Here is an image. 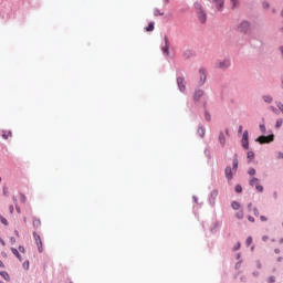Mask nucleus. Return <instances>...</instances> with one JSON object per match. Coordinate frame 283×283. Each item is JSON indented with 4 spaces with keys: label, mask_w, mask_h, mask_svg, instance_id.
<instances>
[{
    "label": "nucleus",
    "mask_w": 283,
    "mask_h": 283,
    "mask_svg": "<svg viewBox=\"0 0 283 283\" xmlns=\"http://www.w3.org/2000/svg\"><path fill=\"white\" fill-rule=\"evenodd\" d=\"M249 184L251 187H255L256 191H259L260 193H262V191H264V187H262V185H260V179L253 177L252 179H250Z\"/></svg>",
    "instance_id": "nucleus-1"
},
{
    "label": "nucleus",
    "mask_w": 283,
    "mask_h": 283,
    "mask_svg": "<svg viewBox=\"0 0 283 283\" xmlns=\"http://www.w3.org/2000/svg\"><path fill=\"white\" fill-rule=\"evenodd\" d=\"M33 238L35 240L39 253H43V241L41 240V235H39L36 232H33Z\"/></svg>",
    "instance_id": "nucleus-2"
},
{
    "label": "nucleus",
    "mask_w": 283,
    "mask_h": 283,
    "mask_svg": "<svg viewBox=\"0 0 283 283\" xmlns=\"http://www.w3.org/2000/svg\"><path fill=\"white\" fill-rule=\"evenodd\" d=\"M274 138H275L274 135L260 136L258 137L256 142L260 143L261 145H264L266 143H273Z\"/></svg>",
    "instance_id": "nucleus-3"
},
{
    "label": "nucleus",
    "mask_w": 283,
    "mask_h": 283,
    "mask_svg": "<svg viewBox=\"0 0 283 283\" xmlns=\"http://www.w3.org/2000/svg\"><path fill=\"white\" fill-rule=\"evenodd\" d=\"M197 17L200 23H207V12L203 11L202 7L198 9Z\"/></svg>",
    "instance_id": "nucleus-4"
},
{
    "label": "nucleus",
    "mask_w": 283,
    "mask_h": 283,
    "mask_svg": "<svg viewBox=\"0 0 283 283\" xmlns=\"http://www.w3.org/2000/svg\"><path fill=\"white\" fill-rule=\"evenodd\" d=\"M243 149H249V130H244L241 139Z\"/></svg>",
    "instance_id": "nucleus-5"
},
{
    "label": "nucleus",
    "mask_w": 283,
    "mask_h": 283,
    "mask_svg": "<svg viewBox=\"0 0 283 283\" xmlns=\"http://www.w3.org/2000/svg\"><path fill=\"white\" fill-rule=\"evenodd\" d=\"M231 65V62L229 60L219 61L216 63V67L219 70H227Z\"/></svg>",
    "instance_id": "nucleus-6"
},
{
    "label": "nucleus",
    "mask_w": 283,
    "mask_h": 283,
    "mask_svg": "<svg viewBox=\"0 0 283 283\" xmlns=\"http://www.w3.org/2000/svg\"><path fill=\"white\" fill-rule=\"evenodd\" d=\"M212 3H216L217 6V10L219 12H222V10L224 9V0H211Z\"/></svg>",
    "instance_id": "nucleus-7"
},
{
    "label": "nucleus",
    "mask_w": 283,
    "mask_h": 283,
    "mask_svg": "<svg viewBox=\"0 0 283 283\" xmlns=\"http://www.w3.org/2000/svg\"><path fill=\"white\" fill-rule=\"evenodd\" d=\"M202 96H205V92L202 90H197L193 95L195 103H198Z\"/></svg>",
    "instance_id": "nucleus-8"
},
{
    "label": "nucleus",
    "mask_w": 283,
    "mask_h": 283,
    "mask_svg": "<svg viewBox=\"0 0 283 283\" xmlns=\"http://www.w3.org/2000/svg\"><path fill=\"white\" fill-rule=\"evenodd\" d=\"M177 85H178L180 92H185L186 84H185V78L184 77H178L177 78Z\"/></svg>",
    "instance_id": "nucleus-9"
},
{
    "label": "nucleus",
    "mask_w": 283,
    "mask_h": 283,
    "mask_svg": "<svg viewBox=\"0 0 283 283\" xmlns=\"http://www.w3.org/2000/svg\"><path fill=\"white\" fill-rule=\"evenodd\" d=\"M199 75H200V85H205V81H207V72L201 69L199 71Z\"/></svg>",
    "instance_id": "nucleus-10"
},
{
    "label": "nucleus",
    "mask_w": 283,
    "mask_h": 283,
    "mask_svg": "<svg viewBox=\"0 0 283 283\" xmlns=\"http://www.w3.org/2000/svg\"><path fill=\"white\" fill-rule=\"evenodd\" d=\"M161 51L164 54H166V56H169V41L167 38H165V45L161 48Z\"/></svg>",
    "instance_id": "nucleus-11"
},
{
    "label": "nucleus",
    "mask_w": 283,
    "mask_h": 283,
    "mask_svg": "<svg viewBox=\"0 0 283 283\" xmlns=\"http://www.w3.org/2000/svg\"><path fill=\"white\" fill-rule=\"evenodd\" d=\"M224 174H226V178H227L228 180H231V179L233 178V170H231V167H230V166H228V167L226 168Z\"/></svg>",
    "instance_id": "nucleus-12"
},
{
    "label": "nucleus",
    "mask_w": 283,
    "mask_h": 283,
    "mask_svg": "<svg viewBox=\"0 0 283 283\" xmlns=\"http://www.w3.org/2000/svg\"><path fill=\"white\" fill-rule=\"evenodd\" d=\"M239 30H241V32H247L249 30V22H242L239 27Z\"/></svg>",
    "instance_id": "nucleus-13"
},
{
    "label": "nucleus",
    "mask_w": 283,
    "mask_h": 283,
    "mask_svg": "<svg viewBox=\"0 0 283 283\" xmlns=\"http://www.w3.org/2000/svg\"><path fill=\"white\" fill-rule=\"evenodd\" d=\"M2 138H4V140H8V138H12V132L2 130Z\"/></svg>",
    "instance_id": "nucleus-14"
},
{
    "label": "nucleus",
    "mask_w": 283,
    "mask_h": 283,
    "mask_svg": "<svg viewBox=\"0 0 283 283\" xmlns=\"http://www.w3.org/2000/svg\"><path fill=\"white\" fill-rule=\"evenodd\" d=\"M219 143L224 147V144L227 143V138L224 137V133L219 134Z\"/></svg>",
    "instance_id": "nucleus-15"
},
{
    "label": "nucleus",
    "mask_w": 283,
    "mask_h": 283,
    "mask_svg": "<svg viewBox=\"0 0 283 283\" xmlns=\"http://www.w3.org/2000/svg\"><path fill=\"white\" fill-rule=\"evenodd\" d=\"M218 189H214L211 191L210 193V200H213V202H216V198H218Z\"/></svg>",
    "instance_id": "nucleus-16"
},
{
    "label": "nucleus",
    "mask_w": 283,
    "mask_h": 283,
    "mask_svg": "<svg viewBox=\"0 0 283 283\" xmlns=\"http://www.w3.org/2000/svg\"><path fill=\"white\" fill-rule=\"evenodd\" d=\"M33 227L34 229H41V219H33Z\"/></svg>",
    "instance_id": "nucleus-17"
},
{
    "label": "nucleus",
    "mask_w": 283,
    "mask_h": 283,
    "mask_svg": "<svg viewBox=\"0 0 283 283\" xmlns=\"http://www.w3.org/2000/svg\"><path fill=\"white\" fill-rule=\"evenodd\" d=\"M1 277L6 280L7 282H10V274L8 272H0Z\"/></svg>",
    "instance_id": "nucleus-18"
},
{
    "label": "nucleus",
    "mask_w": 283,
    "mask_h": 283,
    "mask_svg": "<svg viewBox=\"0 0 283 283\" xmlns=\"http://www.w3.org/2000/svg\"><path fill=\"white\" fill-rule=\"evenodd\" d=\"M11 251H12L13 255H15V258H18V260H20V262H21V254L19 253V250L12 248Z\"/></svg>",
    "instance_id": "nucleus-19"
},
{
    "label": "nucleus",
    "mask_w": 283,
    "mask_h": 283,
    "mask_svg": "<svg viewBox=\"0 0 283 283\" xmlns=\"http://www.w3.org/2000/svg\"><path fill=\"white\" fill-rule=\"evenodd\" d=\"M231 207H232V209H234V211H238V209H240V202L232 201Z\"/></svg>",
    "instance_id": "nucleus-20"
},
{
    "label": "nucleus",
    "mask_w": 283,
    "mask_h": 283,
    "mask_svg": "<svg viewBox=\"0 0 283 283\" xmlns=\"http://www.w3.org/2000/svg\"><path fill=\"white\" fill-rule=\"evenodd\" d=\"M263 101L265 103H273V97H271L270 95H265V96H263Z\"/></svg>",
    "instance_id": "nucleus-21"
},
{
    "label": "nucleus",
    "mask_w": 283,
    "mask_h": 283,
    "mask_svg": "<svg viewBox=\"0 0 283 283\" xmlns=\"http://www.w3.org/2000/svg\"><path fill=\"white\" fill-rule=\"evenodd\" d=\"M235 218H238V220H242V218H244V211L240 210L237 212Z\"/></svg>",
    "instance_id": "nucleus-22"
},
{
    "label": "nucleus",
    "mask_w": 283,
    "mask_h": 283,
    "mask_svg": "<svg viewBox=\"0 0 283 283\" xmlns=\"http://www.w3.org/2000/svg\"><path fill=\"white\" fill-rule=\"evenodd\" d=\"M146 32H154V22H150L146 28Z\"/></svg>",
    "instance_id": "nucleus-23"
},
{
    "label": "nucleus",
    "mask_w": 283,
    "mask_h": 283,
    "mask_svg": "<svg viewBox=\"0 0 283 283\" xmlns=\"http://www.w3.org/2000/svg\"><path fill=\"white\" fill-rule=\"evenodd\" d=\"M232 165H233L234 171H238V157H234Z\"/></svg>",
    "instance_id": "nucleus-24"
},
{
    "label": "nucleus",
    "mask_w": 283,
    "mask_h": 283,
    "mask_svg": "<svg viewBox=\"0 0 283 283\" xmlns=\"http://www.w3.org/2000/svg\"><path fill=\"white\" fill-rule=\"evenodd\" d=\"M247 157L248 159L253 160V158H255V154L253 151H248Z\"/></svg>",
    "instance_id": "nucleus-25"
},
{
    "label": "nucleus",
    "mask_w": 283,
    "mask_h": 283,
    "mask_svg": "<svg viewBox=\"0 0 283 283\" xmlns=\"http://www.w3.org/2000/svg\"><path fill=\"white\" fill-rule=\"evenodd\" d=\"M0 222H2V224H4V227H8V219H6V217L1 216Z\"/></svg>",
    "instance_id": "nucleus-26"
},
{
    "label": "nucleus",
    "mask_w": 283,
    "mask_h": 283,
    "mask_svg": "<svg viewBox=\"0 0 283 283\" xmlns=\"http://www.w3.org/2000/svg\"><path fill=\"white\" fill-rule=\"evenodd\" d=\"M22 266L25 271H28L30 269V261H24Z\"/></svg>",
    "instance_id": "nucleus-27"
},
{
    "label": "nucleus",
    "mask_w": 283,
    "mask_h": 283,
    "mask_svg": "<svg viewBox=\"0 0 283 283\" xmlns=\"http://www.w3.org/2000/svg\"><path fill=\"white\" fill-rule=\"evenodd\" d=\"M154 14H155V17H163V14H165V13H163V12H160V10L156 9L154 11Z\"/></svg>",
    "instance_id": "nucleus-28"
},
{
    "label": "nucleus",
    "mask_w": 283,
    "mask_h": 283,
    "mask_svg": "<svg viewBox=\"0 0 283 283\" xmlns=\"http://www.w3.org/2000/svg\"><path fill=\"white\" fill-rule=\"evenodd\" d=\"M282 125H283V120H282V119H277L275 127H276L277 129H280V127H282Z\"/></svg>",
    "instance_id": "nucleus-29"
},
{
    "label": "nucleus",
    "mask_w": 283,
    "mask_h": 283,
    "mask_svg": "<svg viewBox=\"0 0 283 283\" xmlns=\"http://www.w3.org/2000/svg\"><path fill=\"white\" fill-rule=\"evenodd\" d=\"M260 130L262 134H266V126H264V124L260 125Z\"/></svg>",
    "instance_id": "nucleus-30"
},
{
    "label": "nucleus",
    "mask_w": 283,
    "mask_h": 283,
    "mask_svg": "<svg viewBox=\"0 0 283 283\" xmlns=\"http://www.w3.org/2000/svg\"><path fill=\"white\" fill-rule=\"evenodd\" d=\"M235 192H237V193H242V186L237 185V186H235Z\"/></svg>",
    "instance_id": "nucleus-31"
},
{
    "label": "nucleus",
    "mask_w": 283,
    "mask_h": 283,
    "mask_svg": "<svg viewBox=\"0 0 283 283\" xmlns=\"http://www.w3.org/2000/svg\"><path fill=\"white\" fill-rule=\"evenodd\" d=\"M248 174H249V176H255V169L254 168H250Z\"/></svg>",
    "instance_id": "nucleus-32"
},
{
    "label": "nucleus",
    "mask_w": 283,
    "mask_h": 283,
    "mask_svg": "<svg viewBox=\"0 0 283 283\" xmlns=\"http://www.w3.org/2000/svg\"><path fill=\"white\" fill-rule=\"evenodd\" d=\"M232 8H238V0H230Z\"/></svg>",
    "instance_id": "nucleus-33"
},
{
    "label": "nucleus",
    "mask_w": 283,
    "mask_h": 283,
    "mask_svg": "<svg viewBox=\"0 0 283 283\" xmlns=\"http://www.w3.org/2000/svg\"><path fill=\"white\" fill-rule=\"evenodd\" d=\"M252 242H253V238L249 237L247 239V245L250 247L252 244Z\"/></svg>",
    "instance_id": "nucleus-34"
},
{
    "label": "nucleus",
    "mask_w": 283,
    "mask_h": 283,
    "mask_svg": "<svg viewBox=\"0 0 283 283\" xmlns=\"http://www.w3.org/2000/svg\"><path fill=\"white\" fill-rule=\"evenodd\" d=\"M276 107L282 112L283 111V104L282 102H276Z\"/></svg>",
    "instance_id": "nucleus-35"
},
{
    "label": "nucleus",
    "mask_w": 283,
    "mask_h": 283,
    "mask_svg": "<svg viewBox=\"0 0 283 283\" xmlns=\"http://www.w3.org/2000/svg\"><path fill=\"white\" fill-rule=\"evenodd\" d=\"M205 118H206V120L209 122V120H211V115H210L209 113H206V114H205Z\"/></svg>",
    "instance_id": "nucleus-36"
},
{
    "label": "nucleus",
    "mask_w": 283,
    "mask_h": 283,
    "mask_svg": "<svg viewBox=\"0 0 283 283\" xmlns=\"http://www.w3.org/2000/svg\"><path fill=\"white\" fill-rule=\"evenodd\" d=\"M268 282H269V283L275 282V276H270V277L268 279Z\"/></svg>",
    "instance_id": "nucleus-37"
},
{
    "label": "nucleus",
    "mask_w": 283,
    "mask_h": 283,
    "mask_svg": "<svg viewBox=\"0 0 283 283\" xmlns=\"http://www.w3.org/2000/svg\"><path fill=\"white\" fill-rule=\"evenodd\" d=\"M198 132H199V134H201V136H205V128L201 127V128H199Z\"/></svg>",
    "instance_id": "nucleus-38"
},
{
    "label": "nucleus",
    "mask_w": 283,
    "mask_h": 283,
    "mask_svg": "<svg viewBox=\"0 0 283 283\" xmlns=\"http://www.w3.org/2000/svg\"><path fill=\"white\" fill-rule=\"evenodd\" d=\"M248 220H249V222H255V218H253L251 216L248 217Z\"/></svg>",
    "instance_id": "nucleus-39"
},
{
    "label": "nucleus",
    "mask_w": 283,
    "mask_h": 283,
    "mask_svg": "<svg viewBox=\"0 0 283 283\" xmlns=\"http://www.w3.org/2000/svg\"><path fill=\"white\" fill-rule=\"evenodd\" d=\"M270 109H271L274 114H277V108L271 106Z\"/></svg>",
    "instance_id": "nucleus-40"
},
{
    "label": "nucleus",
    "mask_w": 283,
    "mask_h": 283,
    "mask_svg": "<svg viewBox=\"0 0 283 283\" xmlns=\"http://www.w3.org/2000/svg\"><path fill=\"white\" fill-rule=\"evenodd\" d=\"M9 211H10V213H14V206H10Z\"/></svg>",
    "instance_id": "nucleus-41"
},
{
    "label": "nucleus",
    "mask_w": 283,
    "mask_h": 283,
    "mask_svg": "<svg viewBox=\"0 0 283 283\" xmlns=\"http://www.w3.org/2000/svg\"><path fill=\"white\" fill-rule=\"evenodd\" d=\"M253 211H254V216H260V211H258V208H254Z\"/></svg>",
    "instance_id": "nucleus-42"
},
{
    "label": "nucleus",
    "mask_w": 283,
    "mask_h": 283,
    "mask_svg": "<svg viewBox=\"0 0 283 283\" xmlns=\"http://www.w3.org/2000/svg\"><path fill=\"white\" fill-rule=\"evenodd\" d=\"M260 220H261V222H266V217L261 216V217H260Z\"/></svg>",
    "instance_id": "nucleus-43"
},
{
    "label": "nucleus",
    "mask_w": 283,
    "mask_h": 283,
    "mask_svg": "<svg viewBox=\"0 0 283 283\" xmlns=\"http://www.w3.org/2000/svg\"><path fill=\"white\" fill-rule=\"evenodd\" d=\"M19 251H20L21 253H25V248L19 247Z\"/></svg>",
    "instance_id": "nucleus-44"
},
{
    "label": "nucleus",
    "mask_w": 283,
    "mask_h": 283,
    "mask_svg": "<svg viewBox=\"0 0 283 283\" xmlns=\"http://www.w3.org/2000/svg\"><path fill=\"white\" fill-rule=\"evenodd\" d=\"M0 268H1V269H4V268H6V265L3 264V261H2V260H0Z\"/></svg>",
    "instance_id": "nucleus-45"
},
{
    "label": "nucleus",
    "mask_w": 283,
    "mask_h": 283,
    "mask_svg": "<svg viewBox=\"0 0 283 283\" xmlns=\"http://www.w3.org/2000/svg\"><path fill=\"white\" fill-rule=\"evenodd\" d=\"M262 240H263V242H266V240H269V237L264 235V237H262Z\"/></svg>",
    "instance_id": "nucleus-46"
},
{
    "label": "nucleus",
    "mask_w": 283,
    "mask_h": 283,
    "mask_svg": "<svg viewBox=\"0 0 283 283\" xmlns=\"http://www.w3.org/2000/svg\"><path fill=\"white\" fill-rule=\"evenodd\" d=\"M242 129H243V127H242V126H239L238 134H242Z\"/></svg>",
    "instance_id": "nucleus-47"
},
{
    "label": "nucleus",
    "mask_w": 283,
    "mask_h": 283,
    "mask_svg": "<svg viewBox=\"0 0 283 283\" xmlns=\"http://www.w3.org/2000/svg\"><path fill=\"white\" fill-rule=\"evenodd\" d=\"M0 243L2 244V247H6V241H3V239H0Z\"/></svg>",
    "instance_id": "nucleus-48"
},
{
    "label": "nucleus",
    "mask_w": 283,
    "mask_h": 283,
    "mask_svg": "<svg viewBox=\"0 0 283 283\" xmlns=\"http://www.w3.org/2000/svg\"><path fill=\"white\" fill-rule=\"evenodd\" d=\"M263 8H269V2H263Z\"/></svg>",
    "instance_id": "nucleus-49"
},
{
    "label": "nucleus",
    "mask_w": 283,
    "mask_h": 283,
    "mask_svg": "<svg viewBox=\"0 0 283 283\" xmlns=\"http://www.w3.org/2000/svg\"><path fill=\"white\" fill-rule=\"evenodd\" d=\"M185 54H187V56H191V51H186Z\"/></svg>",
    "instance_id": "nucleus-50"
},
{
    "label": "nucleus",
    "mask_w": 283,
    "mask_h": 283,
    "mask_svg": "<svg viewBox=\"0 0 283 283\" xmlns=\"http://www.w3.org/2000/svg\"><path fill=\"white\" fill-rule=\"evenodd\" d=\"M240 249V243H237V247L234 248V251H238Z\"/></svg>",
    "instance_id": "nucleus-51"
},
{
    "label": "nucleus",
    "mask_w": 283,
    "mask_h": 283,
    "mask_svg": "<svg viewBox=\"0 0 283 283\" xmlns=\"http://www.w3.org/2000/svg\"><path fill=\"white\" fill-rule=\"evenodd\" d=\"M21 200H22V202H25V196H21Z\"/></svg>",
    "instance_id": "nucleus-52"
},
{
    "label": "nucleus",
    "mask_w": 283,
    "mask_h": 283,
    "mask_svg": "<svg viewBox=\"0 0 283 283\" xmlns=\"http://www.w3.org/2000/svg\"><path fill=\"white\" fill-rule=\"evenodd\" d=\"M15 209H17L18 213H21V208L17 207Z\"/></svg>",
    "instance_id": "nucleus-53"
},
{
    "label": "nucleus",
    "mask_w": 283,
    "mask_h": 283,
    "mask_svg": "<svg viewBox=\"0 0 283 283\" xmlns=\"http://www.w3.org/2000/svg\"><path fill=\"white\" fill-rule=\"evenodd\" d=\"M281 32H283V28L281 29Z\"/></svg>",
    "instance_id": "nucleus-54"
},
{
    "label": "nucleus",
    "mask_w": 283,
    "mask_h": 283,
    "mask_svg": "<svg viewBox=\"0 0 283 283\" xmlns=\"http://www.w3.org/2000/svg\"><path fill=\"white\" fill-rule=\"evenodd\" d=\"M0 182H1V177H0Z\"/></svg>",
    "instance_id": "nucleus-55"
},
{
    "label": "nucleus",
    "mask_w": 283,
    "mask_h": 283,
    "mask_svg": "<svg viewBox=\"0 0 283 283\" xmlns=\"http://www.w3.org/2000/svg\"><path fill=\"white\" fill-rule=\"evenodd\" d=\"M249 207H251V203L249 205Z\"/></svg>",
    "instance_id": "nucleus-56"
}]
</instances>
